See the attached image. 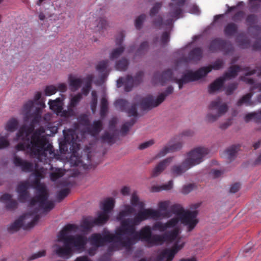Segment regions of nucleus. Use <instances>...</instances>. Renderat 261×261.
Wrapping results in <instances>:
<instances>
[{
  "mask_svg": "<svg viewBox=\"0 0 261 261\" xmlns=\"http://www.w3.org/2000/svg\"><path fill=\"white\" fill-rule=\"evenodd\" d=\"M76 228L74 224H68L60 231L58 235V241L63 242V246L58 244L54 246L56 248L55 253L58 256L68 259L72 254V248L80 250L85 247L88 241L86 237L79 234L68 236L69 232Z\"/></svg>",
  "mask_w": 261,
  "mask_h": 261,
  "instance_id": "obj_4",
  "label": "nucleus"
},
{
  "mask_svg": "<svg viewBox=\"0 0 261 261\" xmlns=\"http://www.w3.org/2000/svg\"><path fill=\"white\" fill-rule=\"evenodd\" d=\"M146 17L145 14H142L136 18L135 21V25L137 29H141L142 24L146 19Z\"/></svg>",
  "mask_w": 261,
  "mask_h": 261,
  "instance_id": "obj_55",
  "label": "nucleus"
},
{
  "mask_svg": "<svg viewBox=\"0 0 261 261\" xmlns=\"http://www.w3.org/2000/svg\"><path fill=\"white\" fill-rule=\"evenodd\" d=\"M34 105V101L33 100H30L23 105V112L24 113L25 118L29 116Z\"/></svg>",
  "mask_w": 261,
  "mask_h": 261,
  "instance_id": "obj_51",
  "label": "nucleus"
},
{
  "mask_svg": "<svg viewBox=\"0 0 261 261\" xmlns=\"http://www.w3.org/2000/svg\"><path fill=\"white\" fill-rule=\"evenodd\" d=\"M169 211L171 213V216L172 214L176 215L173 218L178 219V224L181 222L184 226H186L187 232L193 230L198 223V220L197 219L198 215L197 210L185 211L181 205L174 204L170 207Z\"/></svg>",
  "mask_w": 261,
  "mask_h": 261,
  "instance_id": "obj_6",
  "label": "nucleus"
},
{
  "mask_svg": "<svg viewBox=\"0 0 261 261\" xmlns=\"http://www.w3.org/2000/svg\"><path fill=\"white\" fill-rule=\"evenodd\" d=\"M130 202L133 206H137L140 209H143L144 207V202L140 201L138 196L135 193L132 194Z\"/></svg>",
  "mask_w": 261,
  "mask_h": 261,
  "instance_id": "obj_46",
  "label": "nucleus"
},
{
  "mask_svg": "<svg viewBox=\"0 0 261 261\" xmlns=\"http://www.w3.org/2000/svg\"><path fill=\"white\" fill-rule=\"evenodd\" d=\"M101 140L102 142H107L108 144H112L115 143V136L114 134H110L108 132H105L101 137Z\"/></svg>",
  "mask_w": 261,
  "mask_h": 261,
  "instance_id": "obj_44",
  "label": "nucleus"
},
{
  "mask_svg": "<svg viewBox=\"0 0 261 261\" xmlns=\"http://www.w3.org/2000/svg\"><path fill=\"white\" fill-rule=\"evenodd\" d=\"M137 117H134L129 121L125 122L121 126L120 132L122 136L125 135L131 127L137 121Z\"/></svg>",
  "mask_w": 261,
  "mask_h": 261,
  "instance_id": "obj_39",
  "label": "nucleus"
},
{
  "mask_svg": "<svg viewBox=\"0 0 261 261\" xmlns=\"http://www.w3.org/2000/svg\"><path fill=\"white\" fill-rule=\"evenodd\" d=\"M135 211V208L130 205H125L123 210L121 211L117 217V220L123 221L125 217L130 215L133 214Z\"/></svg>",
  "mask_w": 261,
  "mask_h": 261,
  "instance_id": "obj_33",
  "label": "nucleus"
},
{
  "mask_svg": "<svg viewBox=\"0 0 261 261\" xmlns=\"http://www.w3.org/2000/svg\"><path fill=\"white\" fill-rule=\"evenodd\" d=\"M115 200L112 198H108L101 204V208L102 212H99L98 215L106 223L109 219V214L114 206Z\"/></svg>",
  "mask_w": 261,
  "mask_h": 261,
  "instance_id": "obj_16",
  "label": "nucleus"
},
{
  "mask_svg": "<svg viewBox=\"0 0 261 261\" xmlns=\"http://www.w3.org/2000/svg\"><path fill=\"white\" fill-rule=\"evenodd\" d=\"M249 1L250 5L249 9L251 11H256L259 9L261 0H249Z\"/></svg>",
  "mask_w": 261,
  "mask_h": 261,
  "instance_id": "obj_56",
  "label": "nucleus"
},
{
  "mask_svg": "<svg viewBox=\"0 0 261 261\" xmlns=\"http://www.w3.org/2000/svg\"><path fill=\"white\" fill-rule=\"evenodd\" d=\"M61 97L57 98L55 100L50 99L48 101L49 108L57 115L61 117H69L73 115L74 111L71 108H68L67 110H63V100L65 96L61 94Z\"/></svg>",
  "mask_w": 261,
  "mask_h": 261,
  "instance_id": "obj_11",
  "label": "nucleus"
},
{
  "mask_svg": "<svg viewBox=\"0 0 261 261\" xmlns=\"http://www.w3.org/2000/svg\"><path fill=\"white\" fill-rule=\"evenodd\" d=\"M241 70V67L238 65L230 66L227 72H225L222 77L226 80L228 79L234 78L238 75L239 72Z\"/></svg>",
  "mask_w": 261,
  "mask_h": 261,
  "instance_id": "obj_32",
  "label": "nucleus"
},
{
  "mask_svg": "<svg viewBox=\"0 0 261 261\" xmlns=\"http://www.w3.org/2000/svg\"><path fill=\"white\" fill-rule=\"evenodd\" d=\"M136 226L120 227L122 247L130 248L140 240L146 243L149 247L161 245L165 242H173L178 233V230L175 229L162 234H153L152 228L149 225L143 227L139 231L136 230Z\"/></svg>",
  "mask_w": 261,
  "mask_h": 261,
  "instance_id": "obj_2",
  "label": "nucleus"
},
{
  "mask_svg": "<svg viewBox=\"0 0 261 261\" xmlns=\"http://www.w3.org/2000/svg\"><path fill=\"white\" fill-rule=\"evenodd\" d=\"M224 65V62L222 59H218L216 61H215L212 66H208L211 68V70L212 69L215 70H219L222 68Z\"/></svg>",
  "mask_w": 261,
  "mask_h": 261,
  "instance_id": "obj_58",
  "label": "nucleus"
},
{
  "mask_svg": "<svg viewBox=\"0 0 261 261\" xmlns=\"http://www.w3.org/2000/svg\"><path fill=\"white\" fill-rule=\"evenodd\" d=\"M125 50V46L121 45L118 47L113 49L110 54V59L111 60H115L117 59L124 52Z\"/></svg>",
  "mask_w": 261,
  "mask_h": 261,
  "instance_id": "obj_40",
  "label": "nucleus"
},
{
  "mask_svg": "<svg viewBox=\"0 0 261 261\" xmlns=\"http://www.w3.org/2000/svg\"><path fill=\"white\" fill-rule=\"evenodd\" d=\"M234 50L232 44L229 41L225 40V44L222 47L221 51H223L225 55L232 53Z\"/></svg>",
  "mask_w": 261,
  "mask_h": 261,
  "instance_id": "obj_53",
  "label": "nucleus"
},
{
  "mask_svg": "<svg viewBox=\"0 0 261 261\" xmlns=\"http://www.w3.org/2000/svg\"><path fill=\"white\" fill-rule=\"evenodd\" d=\"M145 220H147V217H145L143 210H140L134 218H127L121 222L120 227H125L129 226H137Z\"/></svg>",
  "mask_w": 261,
  "mask_h": 261,
  "instance_id": "obj_18",
  "label": "nucleus"
},
{
  "mask_svg": "<svg viewBox=\"0 0 261 261\" xmlns=\"http://www.w3.org/2000/svg\"><path fill=\"white\" fill-rule=\"evenodd\" d=\"M105 224L97 215V218L87 217L83 218L81 227L85 230H89L94 225H101Z\"/></svg>",
  "mask_w": 261,
  "mask_h": 261,
  "instance_id": "obj_19",
  "label": "nucleus"
},
{
  "mask_svg": "<svg viewBox=\"0 0 261 261\" xmlns=\"http://www.w3.org/2000/svg\"><path fill=\"white\" fill-rule=\"evenodd\" d=\"M46 255V251L45 250H40L36 253H35L30 256L27 260L28 261L32 260L44 256Z\"/></svg>",
  "mask_w": 261,
  "mask_h": 261,
  "instance_id": "obj_59",
  "label": "nucleus"
},
{
  "mask_svg": "<svg viewBox=\"0 0 261 261\" xmlns=\"http://www.w3.org/2000/svg\"><path fill=\"white\" fill-rule=\"evenodd\" d=\"M210 149L203 146H198L192 149L187 154L185 159L191 168L200 164L208 156Z\"/></svg>",
  "mask_w": 261,
  "mask_h": 261,
  "instance_id": "obj_10",
  "label": "nucleus"
},
{
  "mask_svg": "<svg viewBox=\"0 0 261 261\" xmlns=\"http://www.w3.org/2000/svg\"><path fill=\"white\" fill-rule=\"evenodd\" d=\"M162 7V2H158L154 4L152 8L150 9L149 12V15L151 17H153L158 14L159 11L161 10Z\"/></svg>",
  "mask_w": 261,
  "mask_h": 261,
  "instance_id": "obj_54",
  "label": "nucleus"
},
{
  "mask_svg": "<svg viewBox=\"0 0 261 261\" xmlns=\"http://www.w3.org/2000/svg\"><path fill=\"white\" fill-rule=\"evenodd\" d=\"M190 168L191 167L185 160L181 164L173 166L171 168V173L174 176H178Z\"/></svg>",
  "mask_w": 261,
  "mask_h": 261,
  "instance_id": "obj_28",
  "label": "nucleus"
},
{
  "mask_svg": "<svg viewBox=\"0 0 261 261\" xmlns=\"http://www.w3.org/2000/svg\"><path fill=\"white\" fill-rule=\"evenodd\" d=\"M144 73L142 71H139L137 73L136 76L133 77L132 76L128 75L125 78L124 90L126 92L132 90V88L135 85L139 84L142 81Z\"/></svg>",
  "mask_w": 261,
  "mask_h": 261,
  "instance_id": "obj_17",
  "label": "nucleus"
},
{
  "mask_svg": "<svg viewBox=\"0 0 261 261\" xmlns=\"http://www.w3.org/2000/svg\"><path fill=\"white\" fill-rule=\"evenodd\" d=\"M108 109V102L106 97H102L100 102V114L101 116H105Z\"/></svg>",
  "mask_w": 261,
  "mask_h": 261,
  "instance_id": "obj_49",
  "label": "nucleus"
},
{
  "mask_svg": "<svg viewBox=\"0 0 261 261\" xmlns=\"http://www.w3.org/2000/svg\"><path fill=\"white\" fill-rule=\"evenodd\" d=\"M102 123L100 120L94 121L87 128L88 132L92 136H97L101 129Z\"/></svg>",
  "mask_w": 261,
  "mask_h": 261,
  "instance_id": "obj_31",
  "label": "nucleus"
},
{
  "mask_svg": "<svg viewBox=\"0 0 261 261\" xmlns=\"http://www.w3.org/2000/svg\"><path fill=\"white\" fill-rule=\"evenodd\" d=\"M238 31V25L233 22L227 24L224 29V33L226 36H231L235 35Z\"/></svg>",
  "mask_w": 261,
  "mask_h": 261,
  "instance_id": "obj_36",
  "label": "nucleus"
},
{
  "mask_svg": "<svg viewBox=\"0 0 261 261\" xmlns=\"http://www.w3.org/2000/svg\"><path fill=\"white\" fill-rule=\"evenodd\" d=\"M143 211L145 214L147 219H159L160 218H170L171 216L169 212L164 213L163 214L157 211L156 210L151 208L143 209Z\"/></svg>",
  "mask_w": 261,
  "mask_h": 261,
  "instance_id": "obj_26",
  "label": "nucleus"
},
{
  "mask_svg": "<svg viewBox=\"0 0 261 261\" xmlns=\"http://www.w3.org/2000/svg\"><path fill=\"white\" fill-rule=\"evenodd\" d=\"M152 230H158L163 233L168 232L167 231L168 229H173L178 230V233L177 235L175 241L176 242L173 245L172 249H165L161 252L156 257L155 261H172L175 254L180 250L184 246L185 243H180V238L179 235L180 233V229L178 227V220L176 218H172L166 222L163 223L161 221L156 222L152 226Z\"/></svg>",
  "mask_w": 261,
  "mask_h": 261,
  "instance_id": "obj_5",
  "label": "nucleus"
},
{
  "mask_svg": "<svg viewBox=\"0 0 261 261\" xmlns=\"http://www.w3.org/2000/svg\"><path fill=\"white\" fill-rule=\"evenodd\" d=\"M228 109L227 104L222 102L220 97H218L210 103L208 106L209 112L205 116L206 121L210 123L215 122L224 115Z\"/></svg>",
  "mask_w": 261,
  "mask_h": 261,
  "instance_id": "obj_9",
  "label": "nucleus"
},
{
  "mask_svg": "<svg viewBox=\"0 0 261 261\" xmlns=\"http://www.w3.org/2000/svg\"><path fill=\"white\" fill-rule=\"evenodd\" d=\"M173 78L176 77L173 76V72L170 69L164 71L161 74L156 72L154 75V79L158 80L162 85H164L168 81L173 82L172 79Z\"/></svg>",
  "mask_w": 261,
  "mask_h": 261,
  "instance_id": "obj_22",
  "label": "nucleus"
},
{
  "mask_svg": "<svg viewBox=\"0 0 261 261\" xmlns=\"http://www.w3.org/2000/svg\"><path fill=\"white\" fill-rule=\"evenodd\" d=\"M10 145L9 141L6 137L2 136L0 137V149L8 147Z\"/></svg>",
  "mask_w": 261,
  "mask_h": 261,
  "instance_id": "obj_64",
  "label": "nucleus"
},
{
  "mask_svg": "<svg viewBox=\"0 0 261 261\" xmlns=\"http://www.w3.org/2000/svg\"><path fill=\"white\" fill-rule=\"evenodd\" d=\"M109 61L108 60L100 62L96 66V69L99 72H103L108 66Z\"/></svg>",
  "mask_w": 261,
  "mask_h": 261,
  "instance_id": "obj_57",
  "label": "nucleus"
},
{
  "mask_svg": "<svg viewBox=\"0 0 261 261\" xmlns=\"http://www.w3.org/2000/svg\"><path fill=\"white\" fill-rule=\"evenodd\" d=\"M239 46L242 48H247L250 46V41L244 35H240L238 38Z\"/></svg>",
  "mask_w": 261,
  "mask_h": 261,
  "instance_id": "obj_45",
  "label": "nucleus"
},
{
  "mask_svg": "<svg viewBox=\"0 0 261 261\" xmlns=\"http://www.w3.org/2000/svg\"><path fill=\"white\" fill-rule=\"evenodd\" d=\"M237 88L238 84L237 83H233L228 85L226 88V94L227 95H231Z\"/></svg>",
  "mask_w": 261,
  "mask_h": 261,
  "instance_id": "obj_62",
  "label": "nucleus"
},
{
  "mask_svg": "<svg viewBox=\"0 0 261 261\" xmlns=\"http://www.w3.org/2000/svg\"><path fill=\"white\" fill-rule=\"evenodd\" d=\"M82 99V94L81 93H78L73 96L70 100L69 107H71L70 108L75 107Z\"/></svg>",
  "mask_w": 261,
  "mask_h": 261,
  "instance_id": "obj_50",
  "label": "nucleus"
},
{
  "mask_svg": "<svg viewBox=\"0 0 261 261\" xmlns=\"http://www.w3.org/2000/svg\"><path fill=\"white\" fill-rule=\"evenodd\" d=\"M128 65V60L125 58H122L116 63L115 67L118 70L125 71L127 69Z\"/></svg>",
  "mask_w": 261,
  "mask_h": 261,
  "instance_id": "obj_42",
  "label": "nucleus"
},
{
  "mask_svg": "<svg viewBox=\"0 0 261 261\" xmlns=\"http://www.w3.org/2000/svg\"><path fill=\"white\" fill-rule=\"evenodd\" d=\"M64 142L66 144L71 145L73 149H79L80 144L78 142L80 141L77 135L73 130H68L67 133L63 131Z\"/></svg>",
  "mask_w": 261,
  "mask_h": 261,
  "instance_id": "obj_20",
  "label": "nucleus"
},
{
  "mask_svg": "<svg viewBox=\"0 0 261 261\" xmlns=\"http://www.w3.org/2000/svg\"><path fill=\"white\" fill-rule=\"evenodd\" d=\"M225 81V79L222 76L217 79L209 86L208 88V92L210 93H213L219 90L223 87Z\"/></svg>",
  "mask_w": 261,
  "mask_h": 261,
  "instance_id": "obj_30",
  "label": "nucleus"
},
{
  "mask_svg": "<svg viewBox=\"0 0 261 261\" xmlns=\"http://www.w3.org/2000/svg\"><path fill=\"white\" fill-rule=\"evenodd\" d=\"M57 91V87L54 85H49L46 87L44 93L46 96H50L56 93Z\"/></svg>",
  "mask_w": 261,
  "mask_h": 261,
  "instance_id": "obj_60",
  "label": "nucleus"
},
{
  "mask_svg": "<svg viewBox=\"0 0 261 261\" xmlns=\"http://www.w3.org/2000/svg\"><path fill=\"white\" fill-rule=\"evenodd\" d=\"M170 203V202L168 200L159 202L158 204V210L156 211L162 214L166 212H169L171 214L169 211H167Z\"/></svg>",
  "mask_w": 261,
  "mask_h": 261,
  "instance_id": "obj_48",
  "label": "nucleus"
},
{
  "mask_svg": "<svg viewBox=\"0 0 261 261\" xmlns=\"http://www.w3.org/2000/svg\"><path fill=\"white\" fill-rule=\"evenodd\" d=\"M173 91V87L172 86H169L164 92L161 93L156 98L150 95H148L145 97L137 95L134 99L140 106L142 110H150L159 106Z\"/></svg>",
  "mask_w": 261,
  "mask_h": 261,
  "instance_id": "obj_8",
  "label": "nucleus"
},
{
  "mask_svg": "<svg viewBox=\"0 0 261 261\" xmlns=\"http://www.w3.org/2000/svg\"><path fill=\"white\" fill-rule=\"evenodd\" d=\"M94 76L92 74L87 75L84 79L85 83L84 86L91 89V85Z\"/></svg>",
  "mask_w": 261,
  "mask_h": 261,
  "instance_id": "obj_63",
  "label": "nucleus"
},
{
  "mask_svg": "<svg viewBox=\"0 0 261 261\" xmlns=\"http://www.w3.org/2000/svg\"><path fill=\"white\" fill-rule=\"evenodd\" d=\"M173 2H177V6L173 7V4L171 3L169 6L171 7L168 15L172 18L178 19L182 12V9L180 7L183 6L185 3V0H172Z\"/></svg>",
  "mask_w": 261,
  "mask_h": 261,
  "instance_id": "obj_24",
  "label": "nucleus"
},
{
  "mask_svg": "<svg viewBox=\"0 0 261 261\" xmlns=\"http://www.w3.org/2000/svg\"><path fill=\"white\" fill-rule=\"evenodd\" d=\"M243 70L247 72L245 75L244 76H241L240 80L243 81L246 83L251 85L250 90L252 91L255 89H258L259 91L261 92V83H255L254 80L252 79L248 78L246 76L253 75L255 73H257V76H261V66L259 68H257L256 69H253L250 70V68L246 67L243 68Z\"/></svg>",
  "mask_w": 261,
  "mask_h": 261,
  "instance_id": "obj_14",
  "label": "nucleus"
},
{
  "mask_svg": "<svg viewBox=\"0 0 261 261\" xmlns=\"http://www.w3.org/2000/svg\"><path fill=\"white\" fill-rule=\"evenodd\" d=\"M173 181L170 180L167 184L161 186H153L151 188V191L152 192H158L162 190H169L172 188Z\"/></svg>",
  "mask_w": 261,
  "mask_h": 261,
  "instance_id": "obj_43",
  "label": "nucleus"
},
{
  "mask_svg": "<svg viewBox=\"0 0 261 261\" xmlns=\"http://www.w3.org/2000/svg\"><path fill=\"white\" fill-rule=\"evenodd\" d=\"M203 51L201 48L197 47L193 48L188 54V57H182L177 60L175 62V68L176 70L178 66L182 64L187 65L190 62H197L202 57Z\"/></svg>",
  "mask_w": 261,
  "mask_h": 261,
  "instance_id": "obj_13",
  "label": "nucleus"
},
{
  "mask_svg": "<svg viewBox=\"0 0 261 261\" xmlns=\"http://www.w3.org/2000/svg\"><path fill=\"white\" fill-rule=\"evenodd\" d=\"M18 126L17 120L14 118H11L5 125V129L8 132H12L16 130Z\"/></svg>",
  "mask_w": 261,
  "mask_h": 261,
  "instance_id": "obj_41",
  "label": "nucleus"
},
{
  "mask_svg": "<svg viewBox=\"0 0 261 261\" xmlns=\"http://www.w3.org/2000/svg\"><path fill=\"white\" fill-rule=\"evenodd\" d=\"M251 120H253L256 123H261V110L258 112L248 113L244 117V120L246 122Z\"/></svg>",
  "mask_w": 261,
  "mask_h": 261,
  "instance_id": "obj_38",
  "label": "nucleus"
},
{
  "mask_svg": "<svg viewBox=\"0 0 261 261\" xmlns=\"http://www.w3.org/2000/svg\"><path fill=\"white\" fill-rule=\"evenodd\" d=\"M257 17L254 14L248 15L246 19V23L248 25H252L255 24L257 22Z\"/></svg>",
  "mask_w": 261,
  "mask_h": 261,
  "instance_id": "obj_61",
  "label": "nucleus"
},
{
  "mask_svg": "<svg viewBox=\"0 0 261 261\" xmlns=\"http://www.w3.org/2000/svg\"><path fill=\"white\" fill-rule=\"evenodd\" d=\"M83 80L81 78H76L70 75L69 77V84L72 91H75L78 90L83 83Z\"/></svg>",
  "mask_w": 261,
  "mask_h": 261,
  "instance_id": "obj_34",
  "label": "nucleus"
},
{
  "mask_svg": "<svg viewBox=\"0 0 261 261\" xmlns=\"http://www.w3.org/2000/svg\"><path fill=\"white\" fill-rule=\"evenodd\" d=\"M48 195L45 187L41 185H37L36 195L31 199L30 205L31 206L37 205L38 207L33 212L24 214L20 216L10 225L8 228V231L13 233L18 230L20 227H22L25 230L33 228L38 221L40 216L36 215L30 221H27L28 219H30L40 210H42L44 212H48L54 207V202L48 201Z\"/></svg>",
  "mask_w": 261,
  "mask_h": 261,
  "instance_id": "obj_3",
  "label": "nucleus"
},
{
  "mask_svg": "<svg viewBox=\"0 0 261 261\" xmlns=\"http://www.w3.org/2000/svg\"><path fill=\"white\" fill-rule=\"evenodd\" d=\"M173 158V157H168L160 162L152 170L151 176L156 177L159 175L170 164Z\"/></svg>",
  "mask_w": 261,
  "mask_h": 261,
  "instance_id": "obj_25",
  "label": "nucleus"
},
{
  "mask_svg": "<svg viewBox=\"0 0 261 261\" xmlns=\"http://www.w3.org/2000/svg\"><path fill=\"white\" fill-rule=\"evenodd\" d=\"M253 95L252 93H249L243 96L237 102V105L241 106L244 104L247 106H253L254 105V102L251 100V98Z\"/></svg>",
  "mask_w": 261,
  "mask_h": 261,
  "instance_id": "obj_37",
  "label": "nucleus"
},
{
  "mask_svg": "<svg viewBox=\"0 0 261 261\" xmlns=\"http://www.w3.org/2000/svg\"><path fill=\"white\" fill-rule=\"evenodd\" d=\"M42 110L41 108L36 109L33 114L34 116L30 125L22 126L16 134V141H21L16 146L17 150H27L30 155L36 158L40 162L53 158L55 153L53 146L48 143L44 136L41 135L44 133L43 128L36 129L33 133L35 124L39 123L41 119Z\"/></svg>",
  "mask_w": 261,
  "mask_h": 261,
  "instance_id": "obj_1",
  "label": "nucleus"
},
{
  "mask_svg": "<svg viewBox=\"0 0 261 261\" xmlns=\"http://www.w3.org/2000/svg\"><path fill=\"white\" fill-rule=\"evenodd\" d=\"M211 71V69L208 67H202L195 72L188 70L182 74L180 79L187 84L205 77Z\"/></svg>",
  "mask_w": 261,
  "mask_h": 261,
  "instance_id": "obj_12",
  "label": "nucleus"
},
{
  "mask_svg": "<svg viewBox=\"0 0 261 261\" xmlns=\"http://www.w3.org/2000/svg\"><path fill=\"white\" fill-rule=\"evenodd\" d=\"M128 105V102L123 99L116 100L114 102V105L116 108H119L121 111L126 112L128 116L138 117L137 110V105L135 103H133L130 108L127 109Z\"/></svg>",
  "mask_w": 261,
  "mask_h": 261,
  "instance_id": "obj_15",
  "label": "nucleus"
},
{
  "mask_svg": "<svg viewBox=\"0 0 261 261\" xmlns=\"http://www.w3.org/2000/svg\"><path fill=\"white\" fill-rule=\"evenodd\" d=\"M181 147L182 143L180 142H177L171 145H166L159 151L155 158L158 159L164 156L168 153L177 151Z\"/></svg>",
  "mask_w": 261,
  "mask_h": 261,
  "instance_id": "obj_27",
  "label": "nucleus"
},
{
  "mask_svg": "<svg viewBox=\"0 0 261 261\" xmlns=\"http://www.w3.org/2000/svg\"><path fill=\"white\" fill-rule=\"evenodd\" d=\"M240 146V145H233L230 146L226 150L225 153L228 159L230 161L233 160L236 158Z\"/></svg>",
  "mask_w": 261,
  "mask_h": 261,
  "instance_id": "obj_35",
  "label": "nucleus"
},
{
  "mask_svg": "<svg viewBox=\"0 0 261 261\" xmlns=\"http://www.w3.org/2000/svg\"><path fill=\"white\" fill-rule=\"evenodd\" d=\"M96 24L97 31L106 29L108 25L107 20L104 17H99L96 20Z\"/></svg>",
  "mask_w": 261,
  "mask_h": 261,
  "instance_id": "obj_52",
  "label": "nucleus"
},
{
  "mask_svg": "<svg viewBox=\"0 0 261 261\" xmlns=\"http://www.w3.org/2000/svg\"><path fill=\"white\" fill-rule=\"evenodd\" d=\"M225 44V40L220 38H216L211 41L208 46V49L211 53H216L219 50H221L222 46Z\"/></svg>",
  "mask_w": 261,
  "mask_h": 261,
  "instance_id": "obj_29",
  "label": "nucleus"
},
{
  "mask_svg": "<svg viewBox=\"0 0 261 261\" xmlns=\"http://www.w3.org/2000/svg\"><path fill=\"white\" fill-rule=\"evenodd\" d=\"M119 230L120 227L116 229L115 234H113L110 233L107 228H105L101 233H93L89 238V241L91 245L97 248L103 246L108 243L118 244L121 246V232Z\"/></svg>",
  "mask_w": 261,
  "mask_h": 261,
  "instance_id": "obj_7",
  "label": "nucleus"
},
{
  "mask_svg": "<svg viewBox=\"0 0 261 261\" xmlns=\"http://www.w3.org/2000/svg\"><path fill=\"white\" fill-rule=\"evenodd\" d=\"M13 163L16 166L20 167L22 171L31 172L33 171L34 166L32 163L22 160L18 156H14Z\"/></svg>",
  "mask_w": 261,
  "mask_h": 261,
  "instance_id": "obj_23",
  "label": "nucleus"
},
{
  "mask_svg": "<svg viewBox=\"0 0 261 261\" xmlns=\"http://www.w3.org/2000/svg\"><path fill=\"white\" fill-rule=\"evenodd\" d=\"M149 47L148 43L147 41L143 42L137 50L135 53V57L140 56L145 54L148 50Z\"/></svg>",
  "mask_w": 261,
  "mask_h": 261,
  "instance_id": "obj_47",
  "label": "nucleus"
},
{
  "mask_svg": "<svg viewBox=\"0 0 261 261\" xmlns=\"http://www.w3.org/2000/svg\"><path fill=\"white\" fill-rule=\"evenodd\" d=\"M29 184L28 181H24L20 183L17 186L16 191L18 193V200L21 202H24L29 197L28 191Z\"/></svg>",
  "mask_w": 261,
  "mask_h": 261,
  "instance_id": "obj_21",
  "label": "nucleus"
}]
</instances>
